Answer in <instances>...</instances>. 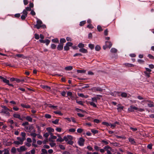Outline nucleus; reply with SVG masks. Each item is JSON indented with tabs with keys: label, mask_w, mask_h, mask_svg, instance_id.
Segmentation results:
<instances>
[{
	"label": "nucleus",
	"mask_w": 154,
	"mask_h": 154,
	"mask_svg": "<svg viewBox=\"0 0 154 154\" xmlns=\"http://www.w3.org/2000/svg\"><path fill=\"white\" fill-rule=\"evenodd\" d=\"M14 117L18 118L21 120H23V119L21 118V116L20 114H14L13 115Z\"/></svg>",
	"instance_id": "11"
},
{
	"label": "nucleus",
	"mask_w": 154,
	"mask_h": 154,
	"mask_svg": "<svg viewBox=\"0 0 154 154\" xmlns=\"http://www.w3.org/2000/svg\"><path fill=\"white\" fill-rule=\"evenodd\" d=\"M78 46L80 48H82L85 47V44H84L82 43H80L78 45Z\"/></svg>",
	"instance_id": "21"
},
{
	"label": "nucleus",
	"mask_w": 154,
	"mask_h": 154,
	"mask_svg": "<svg viewBox=\"0 0 154 154\" xmlns=\"http://www.w3.org/2000/svg\"><path fill=\"white\" fill-rule=\"evenodd\" d=\"M91 90L93 92H96L97 91L102 92L103 89L100 87H93Z\"/></svg>",
	"instance_id": "4"
},
{
	"label": "nucleus",
	"mask_w": 154,
	"mask_h": 154,
	"mask_svg": "<svg viewBox=\"0 0 154 154\" xmlns=\"http://www.w3.org/2000/svg\"><path fill=\"white\" fill-rule=\"evenodd\" d=\"M27 17V16H25V15L24 14H22V15L21 16V20H24Z\"/></svg>",
	"instance_id": "42"
},
{
	"label": "nucleus",
	"mask_w": 154,
	"mask_h": 154,
	"mask_svg": "<svg viewBox=\"0 0 154 154\" xmlns=\"http://www.w3.org/2000/svg\"><path fill=\"white\" fill-rule=\"evenodd\" d=\"M16 150H17L16 148L14 147H13L11 149V152L12 153H15L16 152Z\"/></svg>",
	"instance_id": "35"
},
{
	"label": "nucleus",
	"mask_w": 154,
	"mask_h": 154,
	"mask_svg": "<svg viewBox=\"0 0 154 154\" xmlns=\"http://www.w3.org/2000/svg\"><path fill=\"white\" fill-rule=\"evenodd\" d=\"M88 47L91 50H93L94 48V45L93 44H88Z\"/></svg>",
	"instance_id": "34"
},
{
	"label": "nucleus",
	"mask_w": 154,
	"mask_h": 154,
	"mask_svg": "<svg viewBox=\"0 0 154 154\" xmlns=\"http://www.w3.org/2000/svg\"><path fill=\"white\" fill-rule=\"evenodd\" d=\"M33 129L32 127H25V131L26 132H30Z\"/></svg>",
	"instance_id": "13"
},
{
	"label": "nucleus",
	"mask_w": 154,
	"mask_h": 154,
	"mask_svg": "<svg viewBox=\"0 0 154 154\" xmlns=\"http://www.w3.org/2000/svg\"><path fill=\"white\" fill-rule=\"evenodd\" d=\"M100 48V46L98 45H97L95 47V49L96 51H99Z\"/></svg>",
	"instance_id": "46"
},
{
	"label": "nucleus",
	"mask_w": 154,
	"mask_h": 154,
	"mask_svg": "<svg viewBox=\"0 0 154 154\" xmlns=\"http://www.w3.org/2000/svg\"><path fill=\"white\" fill-rule=\"evenodd\" d=\"M60 41L61 44H63V43H64L66 42V40L64 38H61Z\"/></svg>",
	"instance_id": "27"
},
{
	"label": "nucleus",
	"mask_w": 154,
	"mask_h": 154,
	"mask_svg": "<svg viewBox=\"0 0 154 154\" xmlns=\"http://www.w3.org/2000/svg\"><path fill=\"white\" fill-rule=\"evenodd\" d=\"M145 76L147 78L150 77V75L151 74L150 72H148L146 71H144V72Z\"/></svg>",
	"instance_id": "33"
},
{
	"label": "nucleus",
	"mask_w": 154,
	"mask_h": 154,
	"mask_svg": "<svg viewBox=\"0 0 154 154\" xmlns=\"http://www.w3.org/2000/svg\"><path fill=\"white\" fill-rule=\"evenodd\" d=\"M85 140L82 137L79 138L78 141V144L80 146H83L84 145Z\"/></svg>",
	"instance_id": "5"
},
{
	"label": "nucleus",
	"mask_w": 154,
	"mask_h": 154,
	"mask_svg": "<svg viewBox=\"0 0 154 154\" xmlns=\"http://www.w3.org/2000/svg\"><path fill=\"white\" fill-rule=\"evenodd\" d=\"M119 122H116L113 124H110V126L111 128H114L116 126V125H119Z\"/></svg>",
	"instance_id": "17"
},
{
	"label": "nucleus",
	"mask_w": 154,
	"mask_h": 154,
	"mask_svg": "<svg viewBox=\"0 0 154 154\" xmlns=\"http://www.w3.org/2000/svg\"><path fill=\"white\" fill-rule=\"evenodd\" d=\"M64 50L65 51H68L69 49V47L67 45V44H66V45L64 46Z\"/></svg>",
	"instance_id": "40"
},
{
	"label": "nucleus",
	"mask_w": 154,
	"mask_h": 154,
	"mask_svg": "<svg viewBox=\"0 0 154 154\" xmlns=\"http://www.w3.org/2000/svg\"><path fill=\"white\" fill-rule=\"evenodd\" d=\"M41 151L42 152V153H43L45 154H47L48 152L47 151V150L45 149H41Z\"/></svg>",
	"instance_id": "48"
},
{
	"label": "nucleus",
	"mask_w": 154,
	"mask_h": 154,
	"mask_svg": "<svg viewBox=\"0 0 154 154\" xmlns=\"http://www.w3.org/2000/svg\"><path fill=\"white\" fill-rule=\"evenodd\" d=\"M0 79L2 80L4 82L6 83L7 84L9 82V80H7L6 79L1 76H0Z\"/></svg>",
	"instance_id": "10"
},
{
	"label": "nucleus",
	"mask_w": 154,
	"mask_h": 154,
	"mask_svg": "<svg viewBox=\"0 0 154 154\" xmlns=\"http://www.w3.org/2000/svg\"><path fill=\"white\" fill-rule=\"evenodd\" d=\"M42 24V21L41 20L38 19L36 21V24L35 25V27L37 29H39L40 28L42 29L46 28V25L45 24Z\"/></svg>",
	"instance_id": "1"
},
{
	"label": "nucleus",
	"mask_w": 154,
	"mask_h": 154,
	"mask_svg": "<svg viewBox=\"0 0 154 154\" xmlns=\"http://www.w3.org/2000/svg\"><path fill=\"white\" fill-rule=\"evenodd\" d=\"M136 107L134 106L133 105H131L128 109V110L130 112H134V110H136Z\"/></svg>",
	"instance_id": "7"
},
{
	"label": "nucleus",
	"mask_w": 154,
	"mask_h": 154,
	"mask_svg": "<svg viewBox=\"0 0 154 154\" xmlns=\"http://www.w3.org/2000/svg\"><path fill=\"white\" fill-rule=\"evenodd\" d=\"M73 143L74 142L73 141H72L71 140H70L67 141V144L72 145L73 144Z\"/></svg>",
	"instance_id": "51"
},
{
	"label": "nucleus",
	"mask_w": 154,
	"mask_h": 154,
	"mask_svg": "<svg viewBox=\"0 0 154 154\" xmlns=\"http://www.w3.org/2000/svg\"><path fill=\"white\" fill-rule=\"evenodd\" d=\"M97 29L98 31L101 32L103 31L100 25H98L97 27Z\"/></svg>",
	"instance_id": "41"
},
{
	"label": "nucleus",
	"mask_w": 154,
	"mask_h": 154,
	"mask_svg": "<svg viewBox=\"0 0 154 154\" xmlns=\"http://www.w3.org/2000/svg\"><path fill=\"white\" fill-rule=\"evenodd\" d=\"M91 132L94 134H96L98 133V131L94 129H91Z\"/></svg>",
	"instance_id": "38"
},
{
	"label": "nucleus",
	"mask_w": 154,
	"mask_h": 154,
	"mask_svg": "<svg viewBox=\"0 0 154 154\" xmlns=\"http://www.w3.org/2000/svg\"><path fill=\"white\" fill-rule=\"evenodd\" d=\"M91 105L92 106L94 107H97V105L93 102H91L90 103Z\"/></svg>",
	"instance_id": "47"
},
{
	"label": "nucleus",
	"mask_w": 154,
	"mask_h": 154,
	"mask_svg": "<svg viewBox=\"0 0 154 154\" xmlns=\"http://www.w3.org/2000/svg\"><path fill=\"white\" fill-rule=\"evenodd\" d=\"M21 106L23 108H29L30 107V106L29 105H26L23 103L20 104Z\"/></svg>",
	"instance_id": "19"
},
{
	"label": "nucleus",
	"mask_w": 154,
	"mask_h": 154,
	"mask_svg": "<svg viewBox=\"0 0 154 154\" xmlns=\"http://www.w3.org/2000/svg\"><path fill=\"white\" fill-rule=\"evenodd\" d=\"M121 93L120 92L114 91L113 92H111L110 94L113 96L116 97L117 95L120 96V94Z\"/></svg>",
	"instance_id": "8"
},
{
	"label": "nucleus",
	"mask_w": 154,
	"mask_h": 154,
	"mask_svg": "<svg viewBox=\"0 0 154 154\" xmlns=\"http://www.w3.org/2000/svg\"><path fill=\"white\" fill-rule=\"evenodd\" d=\"M1 106L3 109L1 110L0 113L2 115L5 114L6 116H9L10 113L8 112V108L6 106L3 105Z\"/></svg>",
	"instance_id": "2"
},
{
	"label": "nucleus",
	"mask_w": 154,
	"mask_h": 154,
	"mask_svg": "<svg viewBox=\"0 0 154 154\" xmlns=\"http://www.w3.org/2000/svg\"><path fill=\"white\" fill-rule=\"evenodd\" d=\"M16 56L18 57L25 58V56L23 54H17L16 55Z\"/></svg>",
	"instance_id": "23"
},
{
	"label": "nucleus",
	"mask_w": 154,
	"mask_h": 154,
	"mask_svg": "<svg viewBox=\"0 0 154 154\" xmlns=\"http://www.w3.org/2000/svg\"><path fill=\"white\" fill-rule=\"evenodd\" d=\"M128 140L132 144H134L136 143L134 139V138L130 137L128 139Z\"/></svg>",
	"instance_id": "14"
},
{
	"label": "nucleus",
	"mask_w": 154,
	"mask_h": 154,
	"mask_svg": "<svg viewBox=\"0 0 154 154\" xmlns=\"http://www.w3.org/2000/svg\"><path fill=\"white\" fill-rule=\"evenodd\" d=\"M45 117L48 119H50L51 117V116L49 114H46L45 115Z\"/></svg>",
	"instance_id": "45"
},
{
	"label": "nucleus",
	"mask_w": 154,
	"mask_h": 154,
	"mask_svg": "<svg viewBox=\"0 0 154 154\" xmlns=\"http://www.w3.org/2000/svg\"><path fill=\"white\" fill-rule=\"evenodd\" d=\"M35 38L36 39H38L39 38V36L38 34H35L34 35Z\"/></svg>",
	"instance_id": "58"
},
{
	"label": "nucleus",
	"mask_w": 154,
	"mask_h": 154,
	"mask_svg": "<svg viewBox=\"0 0 154 154\" xmlns=\"http://www.w3.org/2000/svg\"><path fill=\"white\" fill-rule=\"evenodd\" d=\"M125 66H126L129 67H133L134 66L133 64H131L128 63H126Z\"/></svg>",
	"instance_id": "57"
},
{
	"label": "nucleus",
	"mask_w": 154,
	"mask_h": 154,
	"mask_svg": "<svg viewBox=\"0 0 154 154\" xmlns=\"http://www.w3.org/2000/svg\"><path fill=\"white\" fill-rule=\"evenodd\" d=\"M77 72L78 73H84L86 72V70H77Z\"/></svg>",
	"instance_id": "29"
},
{
	"label": "nucleus",
	"mask_w": 154,
	"mask_h": 154,
	"mask_svg": "<svg viewBox=\"0 0 154 154\" xmlns=\"http://www.w3.org/2000/svg\"><path fill=\"white\" fill-rule=\"evenodd\" d=\"M79 51L83 53L86 54L88 53L87 50L84 48H80L79 49Z\"/></svg>",
	"instance_id": "12"
},
{
	"label": "nucleus",
	"mask_w": 154,
	"mask_h": 154,
	"mask_svg": "<svg viewBox=\"0 0 154 154\" xmlns=\"http://www.w3.org/2000/svg\"><path fill=\"white\" fill-rule=\"evenodd\" d=\"M59 147L60 148L62 149L63 150H64L65 149V148L64 147V146L62 145L61 144H60L59 145Z\"/></svg>",
	"instance_id": "56"
},
{
	"label": "nucleus",
	"mask_w": 154,
	"mask_h": 154,
	"mask_svg": "<svg viewBox=\"0 0 154 154\" xmlns=\"http://www.w3.org/2000/svg\"><path fill=\"white\" fill-rule=\"evenodd\" d=\"M14 16L15 18H18L20 16V14L19 13L16 14L14 15Z\"/></svg>",
	"instance_id": "61"
},
{
	"label": "nucleus",
	"mask_w": 154,
	"mask_h": 154,
	"mask_svg": "<svg viewBox=\"0 0 154 154\" xmlns=\"http://www.w3.org/2000/svg\"><path fill=\"white\" fill-rule=\"evenodd\" d=\"M65 69L66 70L69 71L72 70L73 69V67L72 66H69L66 67Z\"/></svg>",
	"instance_id": "24"
},
{
	"label": "nucleus",
	"mask_w": 154,
	"mask_h": 154,
	"mask_svg": "<svg viewBox=\"0 0 154 154\" xmlns=\"http://www.w3.org/2000/svg\"><path fill=\"white\" fill-rule=\"evenodd\" d=\"M76 103H77L81 105L82 106H83L84 104L83 103V102L82 101H78V100H76Z\"/></svg>",
	"instance_id": "44"
},
{
	"label": "nucleus",
	"mask_w": 154,
	"mask_h": 154,
	"mask_svg": "<svg viewBox=\"0 0 154 154\" xmlns=\"http://www.w3.org/2000/svg\"><path fill=\"white\" fill-rule=\"evenodd\" d=\"M37 134H36L35 133H31L30 135L32 136L33 137V138H35L36 136L37 135Z\"/></svg>",
	"instance_id": "53"
},
{
	"label": "nucleus",
	"mask_w": 154,
	"mask_h": 154,
	"mask_svg": "<svg viewBox=\"0 0 154 154\" xmlns=\"http://www.w3.org/2000/svg\"><path fill=\"white\" fill-rule=\"evenodd\" d=\"M136 110L140 112H142L144 111V110L143 109L138 108L136 107Z\"/></svg>",
	"instance_id": "39"
},
{
	"label": "nucleus",
	"mask_w": 154,
	"mask_h": 154,
	"mask_svg": "<svg viewBox=\"0 0 154 154\" xmlns=\"http://www.w3.org/2000/svg\"><path fill=\"white\" fill-rule=\"evenodd\" d=\"M22 13L23 14L25 15V16H28V12L26 10L24 9L22 12Z\"/></svg>",
	"instance_id": "49"
},
{
	"label": "nucleus",
	"mask_w": 154,
	"mask_h": 154,
	"mask_svg": "<svg viewBox=\"0 0 154 154\" xmlns=\"http://www.w3.org/2000/svg\"><path fill=\"white\" fill-rule=\"evenodd\" d=\"M87 27L89 29H93V28L94 27L92 26L91 24H89L88 25H87Z\"/></svg>",
	"instance_id": "60"
},
{
	"label": "nucleus",
	"mask_w": 154,
	"mask_h": 154,
	"mask_svg": "<svg viewBox=\"0 0 154 154\" xmlns=\"http://www.w3.org/2000/svg\"><path fill=\"white\" fill-rule=\"evenodd\" d=\"M121 96L122 97H126L127 96V94L125 92H121Z\"/></svg>",
	"instance_id": "22"
},
{
	"label": "nucleus",
	"mask_w": 154,
	"mask_h": 154,
	"mask_svg": "<svg viewBox=\"0 0 154 154\" xmlns=\"http://www.w3.org/2000/svg\"><path fill=\"white\" fill-rule=\"evenodd\" d=\"M29 125V123L28 122H26L23 123L22 125L23 126H25V125Z\"/></svg>",
	"instance_id": "64"
},
{
	"label": "nucleus",
	"mask_w": 154,
	"mask_h": 154,
	"mask_svg": "<svg viewBox=\"0 0 154 154\" xmlns=\"http://www.w3.org/2000/svg\"><path fill=\"white\" fill-rule=\"evenodd\" d=\"M146 102H148L147 105L149 107H154V105L153 104V103L152 101H151L149 100H147Z\"/></svg>",
	"instance_id": "9"
},
{
	"label": "nucleus",
	"mask_w": 154,
	"mask_h": 154,
	"mask_svg": "<svg viewBox=\"0 0 154 154\" xmlns=\"http://www.w3.org/2000/svg\"><path fill=\"white\" fill-rule=\"evenodd\" d=\"M87 148L90 151H94V150H93V148L90 146H88L87 147Z\"/></svg>",
	"instance_id": "63"
},
{
	"label": "nucleus",
	"mask_w": 154,
	"mask_h": 154,
	"mask_svg": "<svg viewBox=\"0 0 154 154\" xmlns=\"http://www.w3.org/2000/svg\"><path fill=\"white\" fill-rule=\"evenodd\" d=\"M17 149L19 152H21L25 151L26 149L25 146H20L19 148H17Z\"/></svg>",
	"instance_id": "6"
},
{
	"label": "nucleus",
	"mask_w": 154,
	"mask_h": 154,
	"mask_svg": "<svg viewBox=\"0 0 154 154\" xmlns=\"http://www.w3.org/2000/svg\"><path fill=\"white\" fill-rule=\"evenodd\" d=\"M26 119L29 122H32V119L29 116H27L26 117Z\"/></svg>",
	"instance_id": "30"
},
{
	"label": "nucleus",
	"mask_w": 154,
	"mask_h": 154,
	"mask_svg": "<svg viewBox=\"0 0 154 154\" xmlns=\"http://www.w3.org/2000/svg\"><path fill=\"white\" fill-rule=\"evenodd\" d=\"M117 51V49L114 48H112L110 50V51L112 53H116Z\"/></svg>",
	"instance_id": "32"
},
{
	"label": "nucleus",
	"mask_w": 154,
	"mask_h": 154,
	"mask_svg": "<svg viewBox=\"0 0 154 154\" xmlns=\"http://www.w3.org/2000/svg\"><path fill=\"white\" fill-rule=\"evenodd\" d=\"M102 124L103 125H105L107 127L109 126L110 125L109 123L106 122H103L102 123Z\"/></svg>",
	"instance_id": "43"
},
{
	"label": "nucleus",
	"mask_w": 154,
	"mask_h": 154,
	"mask_svg": "<svg viewBox=\"0 0 154 154\" xmlns=\"http://www.w3.org/2000/svg\"><path fill=\"white\" fill-rule=\"evenodd\" d=\"M86 23V21L85 20L81 21L80 22L79 25L80 26H82L85 24Z\"/></svg>",
	"instance_id": "36"
},
{
	"label": "nucleus",
	"mask_w": 154,
	"mask_h": 154,
	"mask_svg": "<svg viewBox=\"0 0 154 154\" xmlns=\"http://www.w3.org/2000/svg\"><path fill=\"white\" fill-rule=\"evenodd\" d=\"M9 148H8L7 149H5L3 150V152H4L3 154H10L9 151L8 149Z\"/></svg>",
	"instance_id": "20"
},
{
	"label": "nucleus",
	"mask_w": 154,
	"mask_h": 154,
	"mask_svg": "<svg viewBox=\"0 0 154 154\" xmlns=\"http://www.w3.org/2000/svg\"><path fill=\"white\" fill-rule=\"evenodd\" d=\"M92 100L93 102H97V97H95L92 98Z\"/></svg>",
	"instance_id": "50"
},
{
	"label": "nucleus",
	"mask_w": 154,
	"mask_h": 154,
	"mask_svg": "<svg viewBox=\"0 0 154 154\" xmlns=\"http://www.w3.org/2000/svg\"><path fill=\"white\" fill-rule=\"evenodd\" d=\"M76 130L75 128H70L69 130V131L71 132H74Z\"/></svg>",
	"instance_id": "52"
},
{
	"label": "nucleus",
	"mask_w": 154,
	"mask_h": 154,
	"mask_svg": "<svg viewBox=\"0 0 154 154\" xmlns=\"http://www.w3.org/2000/svg\"><path fill=\"white\" fill-rule=\"evenodd\" d=\"M59 119H57L54 121H53L52 122L54 124L57 125L58 124Z\"/></svg>",
	"instance_id": "28"
},
{
	"label": "nucleus",
	"mask_w": 154,
	"mask_h": 154,
	"mask_svg": "<svg viewBox=\"0 0 154 154\" xmlns=\"http://www.w3.org/2000/svg\"><path fill=\"white\" fill-rule=\"evenodd\" d=\"M77 132L78 133H81L83 131V129L80 128H79L77 129Z\"/></svg>",
	"instance_id": "55"
},
{
	"label": "nucleus",
	"mask_w": 154,
	"mask_h": 154,
	"mask_svg": "<svg viewBox=\"0 0 154 154\" xmlns=\"http://www.w3.org/2000/svg\"><path fill=\"white\" fill-rule=\"evenodd\" d=\"M63 48V44L59 45L57 48L58 50L59 51L62 50Z\"/></svg>",
	"instance_id": "16"
},
{
	"label": "nucleus",
	"mask_w": 154,
	"mask_h": 154,
	"mask_svg": "<svg viewBox=\"0 0 154 154\" xmlns=\"http://www.w3.org/2000/svg\"><path fill=\"white\" fill-rule=\"evenodd\" d=\"M47 130L48 131L49 133H50L51 132H53L54 131V130L51 128H47Z\"/></svg>",
	"instance_id": "25"
},
{
	"label": "nucleus",
	"mask_w": 154,
	"mask_h": 154,
	"mask_svg": "<svg viewBox=\"0 0 154 154\" xmlns=\"http://www.w3.org/2000/svg\"><path fill=\"white\" fill-rule=\"evenodd\" d=\"M112 45V44L110 42L106 41L105 42V45L103 46V48L104 50H106L108 47L110 48Z\"/></svg>",
	"instance_id": "3"
},
{
	"label": "nucleus",
	"mask_w": 154,
	"mask_h": 154,
	"mask_svg": "<svg viewBox=\"0 0 154 154\" xmlns=\"http://www.w3.org/2000/svg\"><path fill=\"white\" fill-rule=\"evenodd\" d=\"M66 44H67V45L69 47H72L73 45V43L70 42H68Z\"/></svg>",
	"instance_id": "59"
},
{
	"label": "nucleus",
	"mask_w": 154,
	"mask_h": 154,
	"mask_svg": "<svg viewBox=\"0 0 154 154\" xmlns=\"http://www.w3.org/2000/svg\"><path fill=\"white\" fill-rule=\"evenodd\" d=\"M138 62L140 64L143 63L144 62V61L141 59H138L137 60Z\"/></svg>",
	"instance_id": "62"
},
{
	"label": "nucleus",
	"mask_w": 154,
	"mask_h": 154,
	"mask_svg": "<svg viewBox=\"0 0 154 154\" xmlns=\"http://www.w3.org/2000/svg\"><path fill=\"white\" fill-rule=\"evenodd\" d=\"M58 138L57 139V142H63V139L62 138V137H60V135H57Z\"/></svg>",
	"instance_id": "18"
},
{
	"label": "nucleus",
	"mask_w": 154,
	"mask_h": 154,
	"mask_svg": "<svg viewBox=\"0 0 154 154\" xmlns=\"http://www.w3.org/2000/svg\"><path fill=\"white\" fill-rule=\"evenodd\" d=\"M54 113L56 114L59 115L60 116H62L63 115V114L60 111H55L54 112Z\"/></svg>",
	"instance_id": "31"
},
{
	"label": "nucleus",
	"mask_w": 154,
	"mask_h": 154,
	"mask_svg": "<svg viewBox=\"0 0 154 154\" xmlns=\"http://www.w3.org/2000/svg\"><path fill=\"white\" fill-rule=\"evenodd\" d=\"M124 107L123 106H121L117 108V109L119 112H121L123 109Z\"/></svg>",
	"instance_id": "26"
},
{
	"label": "nucleus",
	"mask_w": 154,
	"mask_h": 154,
	"mask_svg": "<svg viewBox=\"0 0 154 154\" xmlns=\"http://www.w3.org/2000/svg\"><path fill=\"white\" fill-rule=\"evenodd\" d=\"M53 42L55 43H57L59 42V40L57 38H55L52 40Z\"/></svg>",
	"instance_id": "37"
},
{
	"label": "nucleus",
	"mask_w": 154,
	"mask_h": 154,
	"mask_svg": "<svg viewBox=\"0 0 154 154\" xmlns=\"http://www.w3.org/2000/svg\"><path fill=\"white\" fill-rule=\"evenodd\" d=\"M48 106L49 108H53L54 109H56L57 107V106L52 105L51 104H48Z\"/></svg>",
	"instance_id": "15"
},
{
	"label": "nucleus",
	"mask_w": 154,
	"mask_h": 154,
	"mask_svg": "<svg viewBox=\"0 0 154 154\" xmlns=\"http://www.w3.org/2000/svg\"><path fill=\"white\" fill-rule=\"evenodd\" d=\"M50 41L49 40L46 39L45 40V43L46 44V45H48L50 43Z\"/></svg>",
	"instance_id": "54"
}]
</instances>
